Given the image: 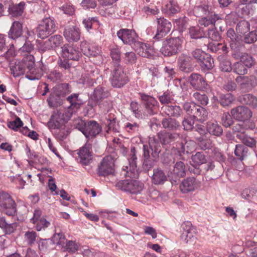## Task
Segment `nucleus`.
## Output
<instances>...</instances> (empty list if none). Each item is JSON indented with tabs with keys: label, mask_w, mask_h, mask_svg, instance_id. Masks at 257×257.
Instances as JSON below:
<instances>
[{
	"label": "nucleus",
	"mask_w": 257,
	"mask_h": 257,
	"mask_svg": "<svg viewBox=\"0 0 257 257\" xmlns=\"http://www.w3.org/2000/svg\"><path fill=\"white\" fill-rule=\"evenodd\" d=\"M108 96V92L105 90L104 88L98 86L94 89L93 94L91 95L88 104L92 108L98 105L103 112L106 113L108 111L109 108L111 107V104L107 101L103 102L102 103H100V102Z\"/></svg>",
	"instance_id": "obj_1"
},
{
	"label": "nucleus",
	"mask_w": 257,
	"mask_h": 257,
	"mask_svg": "<svg viewBox=\"0 0 257 257\" xmlns=\"http://www.w3.org/2000/svg\"><path fill=\"white\" fill-rule=\"evenodd\" d=\"M183 39L179 37L171 38L163 42L160 52L165 56L177 54L181 49Z\"/></svg>",
	"instance_id": "obj_2"
},
{
	"label": "nucleus",
	"mask_w": 257,
	"mask_h": 257,
	"mask_svg": "<svg viewBox=\"0 0 257 257\" xmlns=\"http://www.w3.org/2000/svg\"><path fill=\"white\" fill-rule=\"evenodd\" d=\"M115 186L118 190L135 194L141 193L144 188L142 183L133 179L120 180L115 183Z\"/></svg>",
	"instance_id": "obj_3"
},
{
	"label": "nucleus",
	"mask_w": 257,
	"mask_h": 257,
	"mask_svg": "<svg viewBox=\"0 0 257 257\" xmlns=\"http://www.w3.org/2000/svg\"><path fill=\"white\" fill-rule=\"evenodd\" d=\"M72 115L66 109L54 111L48 122V126L50 129L59 128L64 125V123L70 119Z\"/></svg>",
	"instance_id": "obj_4"
},
{
	"label": "nucleus",
	"mask_w": 257,
	"mask_h": 257,
	"mask_svg": "<svg viewBox=\"0 0 257 257\" xmlns=\"http://www.w3.org/2000/svg\"><path fill=\"white\" fill-rule=\"evenodd\" d=\"M110 79L112 85L117 88L122 87L127 82L128 78L119 63H114Z\"/></svg>",
	"instance_id": "obj_5"
},
{
	"label": "nucleus",
	"mask_w": 257,
	"mask_h": 257,
	"mask_svg": "<svg viewBox=\"0 0 257 257\" xmlns=\"http://www.w3.org/2000/svg\"><path fill=\"white\" fill-rule=\"evenodd\" d=\"M115 158L111 155L105 157L98 165L97 173L99 176L113 175L115 172Z\"/></svg>",
	"instance_id": "obj_6"
},
{
	"label": "nucleus",
	"mask_w": 257,
	"mask_h": 257,
	"mask_svg": "<svg viewBox=\"0 0 257 257\" xmlns=\"http://www.w3.org/2000/svg\"><path fill=\"white\" fill-rule=\"evenodd\" d=\"M0 207L9 216H14L17 213V204L11 196L7 192L0 191Z\"/></svg>",
	"instance_id": "obj_7"
},
{
	"label": "nucleus",
	"mask_w": 257,
	"mask_h": 257,
	"mask_svg": "<svg viewBox=\"0 0 257 257\" xmlns=\"http://www.w3.org/2000/svg\"><path fill=\"white\" fill-rule=\"evenodd\" d=\"M56 31V26L53 20L50 17L43 19L37 29L38 37L45 39Z\"/></svg>",
	"instance_id": "obj_8"
},
{
	"label": "nucleus",
	"mask_w": 257,
	"mask_h": 257,
	"mask_svg": "<svg viewBox=\"0 0 257 257\" xmlns=\"http://www.w3.org/2000/svg\"><path fill=\"white\" fill-rule=\"evenodd\" d=\"M137 160L136 150L134 147L131 149L128 161L129 166H124L123 169L126 171L125 175L132 178H137L139 176V172L137 169Z\"/></svg>",
	"instance_id": "obj_9"
},
{
	"label": "nucleus",
	"mask_w": 257,
	"mask_h": 257,
	"mask_svg": "<svg viewBox=\"0 0 257 257\" xmlns=\"http://www.w3.org/2000/svg\"><path fill=\"white\" fill-rule=\"evenodd\" d=\"M143 157L144 158H150L152 157L154 159L159 157L161 152V146L159 142L154 138H150L149 142V145L143 146Z\"/></svg>",
	"instance_id": "obj_10"
},
{
	"label": "nucleus",
	"mask_w": 257,
	"mask_h": 257,
	"mask_svg": "<svg viewBox=\"0 0 257 257\" xmlns=\"http://www.w3.org/2000/svg\"><path fill=\"white\" fill-rule=\"evenodd\" d=\"M141 99L143 101V105L145 113V116L152 115L156 114L158 111V106L157 101L153 97L143 93L140 94Z\"/></svg>",
	"instance_id": "obj_11"
},
{
	"label": "nucleus",
	"mask_w": 257,
	"mask_h": 257,
	"mask_svg": "<svg viewBox=\"0 0 257 257\" xmlns=\"http://www.w3.org/2000/svg\"><path fill=\"white\" fill-rule=\"evenodd\" d=\"M101 131V126L95 120L86 121L84 126L80 128V131L89 139L95 138Z\"/></svg>",
	"instance_id": "obj_12"
},
{
	"label": "nucleus",
	"mask_w": 257,
	"mask_h": 257,
	"mask_svg": "<svg viewBox=\"0 0 257 257\" xmlns=\"http://www.w3.org/2000/svg\"><path fill=\"white\" fill-rule=\"evenodd\" d=\"M117 36L124 44H128L132 47L138 40L136 32L132 30L121 29L117 32Z\"/></svg>",
	"instance_id": "obj_13"
},
{
	"label": "nucleus",
	"mask_w": 257,
	"mask_h": 257,
	"mask_svg": "<svg viewBox=\"0 0 257 257\" xmlns=\"http://www.w3.org/2000/svg\"><path fill=\"white\" fill-rule=\"evenodd\" d=\"M231 114L235 119L241 121L248 119L252 116L251 110L244 106H239L232 108Z\"/></svg>",
	"instance_id": "obj_14"
},
{
	"label": "nucleus",
	"mask_w": 257,
	"mask_h": 257,
	"mask_svg": "<svg viewBox=\"0 0 257 257\" xmlns=\"http://www.w3.org/2000/svg\"><path fill=\"white\" fill-rule=\"evenodd\" d=\"M85 46L82 45V51L84 55L89 57H96L97 61L96 64H99L102 61V57L101 56V50L100 48L95 44H86Z\"/></svg>",
	"instance_id": "obj_15"
},
{
	"label": "nucleus",
	"mask_w": 257,
	"mask_h": 257,
	"mask_svg": "<svg viewBox=\"0 0 257 257\" xmlns=\"http://www.w3.org/2000/svg\"><path fill=\"white\" fill-rule=\"evenodd\" d=\"M61 57L66 60H78L80 53L78 50L68 44L61 47Z\"/></svg>",
	"instance_id": "obj_16"
},
{
	"label": "nucleus",
	"mask_w": 257,
	"mask_h": 257,
	"mask_svg": "<svg viewBox=\"0 0 257 257\" xmlns=\"http://www.w3.org/2000/svg\"><path fill=\"white\" fill-rule=\"evenodd\" d=\"M157 31L154 38L159 40L163 38L170 31L172 25L170 22L163 18H160L157 19Z\"/></svg>",
	"instance_id": "obj_17"
},
{
	"label": "nucleus",
	"mask_w": 257,
	"mask_h": 257,
	"mask_svg": "<svg viewBox=\"0 0 257 257\" xmlns=\"http://www.w3.org/2000/svg\"><path fill=\"white\" fill-rule=\"evenodd\" d=\"M80 30L76 26H68L63 32V36L68 42H76L80 38Z\"/></svg>",
	"instance_id": "obj_18"
},
{
	"label": "nucleus",
	"mask_w": 257,
	"mask_h": 257,
	"mask_svg": "<svg viewBox=\"0 0 257 257\" xmlns=\"http://www.w3.org/2000/svg\"><path fill=\"white\" fill-rule=\"evenodd\" d=\"M90 145L86 144L80 149L77 153L79 162L82 165H88L92 161V152L90 150Z\"/></svg>",
	"instance_id": "obj_19"
},
{
	"label": "nucleus",
	"mask_w": 257,
	"mask_h": 257,
	"mask_svg": "<svg viewBox=\"0 0 257 257\" xmlns=\"http://www.w3.org/2000/svg\"><path fill=\"white\" fill-rule=\"evenodd\" d=\"M179 68L181 71L189 73L193 70L192 58L186 54H181L178 59Z\"/></svg>",
	"instance_id": "obj_20"
},
{
	"label": "nucleus",
	"mask_w": 257,
	"mask_h": 257,
	"mask_svg": "<svg viewBox=\"0 0 257 257\" xmlns=\"http://www.w3.org/2000/svg\"><path fill=\"white\" fill-rule=\"evenodd\" d=\"M188 81L191 85L197 90L205 88L207 85L205 80L198 73H192L188 78Z\"/></svg>",
	"instance_id": "obj_21"
},
{
	"label": "nucleus",
	"mask_w": 257,
	"mask_h": 257,
	"mask_svg": "<svg viewBox=\"0 0 257 257\" xmlns=\"http://www.w3.org/2000/svg\"><path fill=\"white\" fill-rule=\"evenodd\" d=\"M132 47L140 56L143 57H149L153 52L149 45L140 42L138 40Z\"/></svg>",
	"instance_id": "obj_22"
},
{
	"label": "nucleus",
	"mask_w": 257,
	"mask_h": 257,
	"mask_svg": "<svg viewBox=\"0 0 257 257\" xmlns=\"http://www.w3.org/2000/svg\"><path fill=\"white\" fill-rule=\"evenodd\" d=\"M66 100L70 104L66 110L72 114L75 113L80 108L81 104L79 99V94L77 93L71 94L66 98Z\"/></svg>",
	"instance_id": "obj_23"
},
{
	"label": "nucleus",
	"mask_w": 257,
	"mask_h": 257,
	"mask_svg": "<svg viewBox=\"0 0 257 257\" xmlns=\"http://www.w3.org/2000/svg\"><path fill=\"white\" fill-rule=\"evenodd\" d=\"M183 231L181 234V238L186 243L193 241L195 238L194 231L191 227V223L190 222L184 223L182 224Z\"/></svg>",
	"instance_id": "obj_24"
},
{
	"label": "nucleus",
	"mask_w": 257,
	"mask_h": 257,
	"mask_svg": "<svg viewBox=\"0 0 257 257\" xmlns=\"http://www.w3.org/2000/svg\"><path fill=\"white\" fill-rule=\"evenodd\" d=\"M163 113L172 117H178L182 113L181 107L178 105H165L161 108Z\"/></svg>",
	"instance_id": "obj_25"
},
{
	"label": "nucleus",
	"mask_w": 257,
	"mask_h": 257,
	"mask_svg": "<svg viewBox=\"0 0 257 257\" xmlns=\"http://www.w3.org/2000/svg\"><path fill=\"white\" fill-rule=\"evenodd\" d=\"M196 186V179L194 177H188L184 179L180 185V190L184 193L193 191Z\"/></svg>",
	"instance_id": "obj_26"
},
{
	"label": "nucleus",
	"mask_w": 257,
	"mask_h": 257,
	"mask_svg": "<svg viewBox=\"0 0 257 257\" xmlns=\"http://www.w3.org/2000/svg\"><path fill=\"white\" fill-rule=\"evenodd\" d=\"M219 15L213 14L200 19L198 21V24L200 27H208L209 26L214 27V24L217 20H219Z\"/></svg>",
	"instance_id": "obj_27"
},
{
	"label": "nucleus",
	"mask_w": 257,
	"mask_h": 257,
	"mask_svg": "<svg viewBox=\"0 0 257 257\" xmlns=\"http://www.w3.org/2000/svg\"><path fill=\"white\" fill-rule=\"evenodd\" d=\"M158 137L163 144H168L176 140L179 137L177 133H170L165 131L158 134Z\"/></svg>",
	"instance_id": "obj_28"
},
{
	"label": "nucleus",
	"mask_w": 257,
	"mask_h": 257,
	"mask_svg": "<svg viewBox=\"0 0 257 257\" xmlns=\"http://www.w3.org/2000/svg\"><path fill=\"white\" fill-rule=\"evenodd\" d=\"M54 93L63 97L65 96L72 91V88L68 83H64L56 85L52 89Z\"/></svg>",
	"instance_id": "obj_29"
},
{
	"label": "nucleus",
	"mask_w": 257,
	"mask_h": 257,
	"mask_svg": "<svg viewBox=\"0 0 257 257\" xmlns=\"http://www.w3.org/2000/svg\"><path fill=\"white\" fill-rule=\"evenodd\" d=\"M211 7L207 4L203 3L196 6L193 9L194 14L196 17H203L204 15L208 16L213 14L211 11Z\"/></svg>",
	"instance_id": "obj_30"
},
{
	"label": "nucleus",
	"mask_w": 257,
	"mask_h": 257,
	"mask_svg": "<svg viewBox=\"0 0 257 257\" xmlns=\"http://www.w3.org/2000/svg\"><path fill=\"white\" fill-rule=\"evenodd\" d=\"M232 56L235 59H239V62L248 68L252 65L253 61L252 57L246 53L235 52L232 54Z\"/></svg>",
	"instance_id": "obj_31"
},
{
	"label": "nucleus",
	"mask_w": 257,
	"mask_h": 257,
	"mask_svg": "<svg viewBox=\"0 0 257 257\" xmlns=\"http://www.w3.org/2000/svg\"><path fill=\"white\" fill-rule=\"evenodd\" d=\"M22 33V24L19 22L15 21L11 27L8 35L10 38L16 39L21 37Z\"/></svg>",
	"instance_id": "obj_32"
},
{
	"label": "nucleus",
	"mask_w": 257,
	"mask_h": 257,
	"mask_svg": "<svg viewBox=\"0 0 257 257\" xmlns=\"http://www.w3.org/2000/svg\"><path fill=\"white\" fill-rule=\"evenodd\" d=\"M207 132L212 135L220 137L223 133L222 127L216 121H209L207 123Z\"/></svg>",
	"instance_id": "obj_33"
},
{
	"label": "nucleus",
	"mask_w": 257,
	"mask_h": 257,
	"mask_svg": "<svg viewBox=\"0 0 257 257\" xmlns=\"http://www.w3.org/2000/svg\"><path fill=\"white\" fill-rule=\"evenodd\" d=\"M64 100V98L55 94L53 90H52L49 97L47 99L49 106L51 107H57L63 104Z\"/></svg>",
	"instance_id": "obj_34"
},
{
	"label": "nucleus",
	"mask_w": 257,
	"mask_h": 257,
	"mask_svg": "<svg viewBox=\"0 0 257 257\" xmlns=\"http://www.w3.org/2000/svg\"><path fill=\"white\" fill-rule=\"evenodd\" d=\"M186 168L185 164L182 162H177L174 165L171 173L176 178L183 177L186 175Z\"/></svg>",
	"instance_id": "obj_35"
},
{
	"label": "nucleus",
	"mask_w": 257,
	"mask_h": 257,
	"mask_svg": "<svg viewBox=\"0 0 257 257\" xmlns=\"http://www.w3.org/2000/svg\"><path fill=\"white\" fill-rule=\"evenodd\" d=\"M238 100L241 103L248 105L252 108H255L257 106V98L252 94H246L240 96Z\"/></svg>",
	"instance_id": "obj_36"
},
{
	"label": "nucleus",
	"mask_w": 257,
	"mask_h": 257,
	"mask_svg": "<svg viewBox=\"0 0 257 257\" xmlns=\"http://www.w3.org/2000/svg\"><path fill=\"white\" fill-rule=\"evenodd\" d=\"M152 180L155 184H163L167 180V176L163 171L157 168L154 169Z\"/></svg>",
	"instance_id": "obj_37"
},
{
	"label": "nucleus",
	"mask_w": 257,
	"mask_h": 257,
	"mask_svg": "<svg viewBox=\"0 0 257 257\" xmlns=\"http://www.w3.org/2000/svg\"><path fill=\"white\" fill-rule=\"evenodd\" d=\"M162 124L164 128L169 130H176L180 126L178 121L171 117L163 118L162 120Z\"/></svg>",
	"instance_id": "obj_38"
},
{
	"label": "nucleus",
	"mask_w": 257,
	"mask_h": 257,
	"mask_svg": "<svg viewBox=\"0 0 257 257\" xmlns=\"http://www.w3.org/2000/svg\"><path fill=\"white\" fill-rule=\"evenodd\" d=\"M198 64L203 70H209L214 67V60L210 55L206 53V56L203 57Z\"/></svg>",
	"instance_id": "obj_39"
},
{
	"label": "nucleus",
	"mask_w": 257,
	"mask_h": 257,
	"mask_svg": "<svg viewBox=\"0 0 257 257\" xmlns=\"http://www.w3.org/2000/svg\"><path fill=\"white\" fill-rule=\"evenodd\" d=\"M62 43V37L60 35H55L46 41V45L47 48H55L60 46Z\"/></svg>",
	"instance_id": "obj_40"
},
{
	"label": "nucleus",
	"mask_w": 257,
	"mask_h": 257,
	"mask_svg": "<svg viewBox=\"0 0 257 257\" xmlns=\"http://www.w3.org/2000/svg\"><path fill=\"white\" fill-rule=\"evenodd\" d=\"M236 137L239 139L244 145L251 148H255L256 142L253 138L245 134H237Z\"/></svg>",
	"instance_id": "obj_41"
},
{
	"label": "nucleus",
	"mask_w": 257,
	"mask_h": 257,
	"mask_svg": "<svg viewBox=\"0 0 257 257\" xmlns=\"http://www.w3.org/2000/svg\"><path fill=\"white\" fill-rule=\"evenodd\" d=\"M234 154L239 160H243L247 156L248 149L244 145H237L234 150Z\"/></svg>",
	"instance_id": "obj_42"
},
{
	"label": "nucleus",
	"mask_w": 257,
	"mask_h": 257,
	"mask_svg": "<svg viewBox=\"0 0 257 257\" xmlns=\"http://www.w3.org/2000/svg\"><path fill=\"white\" fill-rule=\"evenodd\" d=\"M197 107L198 108L197 110L193 117L197 121L203 122L207 119L208 112L204 108L200 105L197 106Z\"/></svg>",
	"instance_id": "obj_43"
},
{
	"label": "nucleus",
	"mask_w": 257,
	"mask_h": 257,
	"mask_svg": "<svg viewBox=\"0 0 257 257\" xmlns=\"http://www.w3.org/2000/svg\"><path fill=\"white\" fill-rule=\"evenodd\" d=\"M226 36L227 40L230 43V46L232 49H235L237 46V37L233 29L230 28L227 30Z\"/></svg>",
	"instance_id": "obj_44"
},
{
	"label": "nucleus",
	"mask_w": 257,
	"mask_h": 257,
	"mask_svg": "<svg viewBox=\"0 0 257 257\" xmlns=\"http://www.w3.org/2000/svg\"><path fill=\"white\" fill-rule=\"evenodd\" d=\"M11 70L14 77H18L24 74L26 68L23 61L19 62L14 66L11 67Z\"/></svg>",
	"instance_id": "obj_45"
},
{
	"label": "nucleus",
	"mask_w": 257,
	"mask_h": 257,
	"mask_svg": "<svg viewBox=\"0 0 257 257\" xmlns=\"http://www.w3.org/2000/svg\"><path fill=\"white\" fill-rule=\"evenodd\" d=\"M189 33L192 39L201 38L204 35L202 28L199 26L190 27L189 30Z\"/></svg>",
	"instance_id": "obj_46"
},
{
	"label": "nucleus",
	"mask_w": 257,
	"mask_h": 257,
	"mask_svg": "<svg viewBox=\"0 0 257 257\" xmlns=\"http://www.w3.org/2000/svg\"><path fill=\"white\" fill-rule=\"evenodd\" d=\"M56 130L55 132V137L61 141H62L66 138L70 132L67 127L65 125L62 126L59 128H56Z\"/></svg>",
	"instance_id": "obj_47"
},
{
	"label": "nucleus",
	"mask_w": 257,
	"mask_h": 257,
	"mask_svg": "<svg viewBox=\"0 0 257 257\" xmlns=\"http://www.w3.org/2000/svg\"><path fill=\"white\" fill-rule=\"evenodd\" d=\"M131 109L134 116L138 118H143L145 117V113H143L140 110V105L136 101H132L130 104Z\"/></svg>",
	"instance_id": "obj_48"
},
{
	"label": "nucleus",
	"mask_w": 257,
	"mask_h": 257,
	"mask_svg": "<svg viewBox=\"0 0 257 257\" xmlns=\"http://www.w3.org/2000/svg\"><path fill=\"white\" fill-rule=\"evenodd\" d=\"M37 237V233L33 230H28L24 235L25 241L29 245L34 244Z\"/></svg>",
	"instance_id": "obj_49"
},
{
	"label": "nucleus",
	"mask_w": 257,
	"mask_h": 257,
	"mask_svg": "<svg viewBox=\"0 0 257 257\" xmlns=\"http://www.w3.org/2000/svg\"><path fill=\"white\" fill-rule=\"evenodd\" d=\"M52 240L54 244L59 245L62 248L64 247L67 240L62 233H55L52 237Z\"/></svg>",
	"instance_id": "obj_50"
},
{
	"label": "nucleus",
	"mask_w": 257,
	"mask_h": 257,
	"mask_svg": "<svg viewBox=\"0 0 257 257\" xmlns=\"http://www.w3.org/2000/svg\"><path fill=\"white\" fill-rule=\"evenodd\" d=\"M234 99V98L231 93L221 94L219 96V101L221 105L227 106L230 104Z\"/></svg>",
	"instance_id": "obj_51"
},
{
	"label": "nucleus",
	"mask_w": 257,
	"mask_h": 257,
	"mask_svg": "<svg viewBox=\"0 0 257 257\" xmlns=\"http://www.w3.org/2000/svg\"><path fill=\"white\" fill-rule=\"evenodd\" d=\"M179 145L180 146V151L179 152H181L183 153H189L195 148L194 142L191 140L186 141L184 144L181 143Z\"/></svg>",
	"instance_id": "obj_52"
},
{
	"label": "nucleus",
	"mask_w": 257,
	"mask_h": 257,
	"mask_svg": "<svg viewBox=\"0 0 257 257\" xmlns=\"http://www.w3.org/2000/svg\"><path fill=\"white\" fill-rule=\"evenodd\" d=\"M23 62L25 68H27L31 73H33L35 70V61L34 57L32 55L27 56L23 59Z\"/></svg>",
	"instance_id": "obj_53"
},
{
	"label": "nucleus",
	"mask_w": 257,
	"mask_h": 257,
	"mask_svg": "<svg viewBox=\"0 0 257 257\" xmlns=\"http://www.w3.org/2000/svg\"><path fill=\"white\" fill-rule=\"evenodd\" d=\"M250 29V25L249 23L245 20L239 21L236 27V31L240 34H244L248 32Z\"/></svg>",
	"instance_id": "obj_54"
},
{
	"label": "nucleus",
	"mask_w": 257,
	"mask_h": 257,
	"mask_svg": "<svg viewBox=\"0 0 257 257\" xmlns=\"http://www.w3.org/2000/svg\"><path fill=\"white\" fill-rule=\"evenodd\" d=\"M248 68L247 67L239 62L235 63L233 65V72L240 75L247 73Z\"/></svg>",
	"instance_id": "obj_55"
},
{
	"label": "nucleus",
	"mask_w": 257,
	"mask_h": 257,
	"mask_svg": "<svg viewBox=\"0 0 257 257\" xmlns=\"http://www.w3.org/2000/svg\"><path fill=\"white\" fill-rule=\"evenodd\" d=\"M193 97L202 105H206L208 103V98L207 95L204 93L195 92L193 94Z\"/></svg>",
	"instance_id": "obj_56"
},
{
	"label": "nucleus",
	"mask_w": 257,
	"mask_h": 257,
	"mask_svg": "<svg viewBox=\"0 0 257 257\" xmlns=\"http://www.w3.org/2000/svg\"><path fill=\"white\" fill-rule=\"evenodd\" d=\"M194 118L192 116L184 118L182 121V125L185 131H191L194 128Z\"/></svg>",
	"instance_id": "obj_57"
},
{
	"label": "nucleus",
	"mask_w": 257,
	"mask_h": 257,
	"mask_svg": "<svg viewBox=\"0 0 257 257\" xmlns=\"http://www.w3.org/2000/svg\"><path fill=\"white\" fill-rule=\"evenodd\" d=\"M192 161L197 165L203 164L205 163L206 158L205 155L201 152H197L191 158Z\"/></svg>",
	"instance_id": "obj_58"
},
{
	"label": "nucleus",
	"mask_w": 257,
	"mask_h": 257,
	"mask_svg": "<svg viewBox=\"0 0 257 257\" xmlns=\"http://www.w3.org/2000/svg\"><path fill=\"white\" fill-rule=\"evenodd\" d=\"M167 13L169 15H173L180 11V8L174 2H170L165 6Z\"/></svg>",
	"instance_id": "obj_59"
},
{
	"label": "nucleus",
	"mask_w": 257,
	"mask_h": 257,
	"mask_svg": "<svg viewBox=\"0 0 257 257\" xmlns=\"http://www.w3.org/2000/svg\"><path fill=\"white\" fill-rule=\"evenodd\" d=\"M79 245L75 241L69 240L66 242L64 247L65 250H66L70 253H74L78 249Z\"/></svg>",
	"instance_id": "obj_60"
},
{
	"label": "nucleus",
	"mask_w": 257,
	"mask_h": 257,
	"mask_svg": "<svg viewBox=\"0 0 257 257\" xmlns=\"http://www.w3.org/2000/svg\"><path fill=\"white\" fill-rule=\"evenodd\" d=\"M198 141V145L202 150H207L212 147V142L210 140L205 139L202 137L197 138Z\"/></svg>",
	"instance_id": "obj_61"
},
{
	"label": "nucleus",
	"mask_w": 257,
	"mask_h": 257,
	"mask_svg": "<svg viewBox=\"0 0 257 257\" xmlns=\"http://www.w3.org/2000/svg\"><path fill=\"white\" fill-rule=\"evenodd\" d=\"M50 225V222L47 221L45 218L42 217L36 222V229L37 231H40L42 229L49 227Z\"/></svg>",
	"instance_id": "obj_62"
},
{
	"label": "nucleus",
	"mask_w": 257,
	"mask_h": 257,
	"mask_svg": "<svg viewBox=\"0 0 257 257\" xmlns=\"http://www.w3.org/2000/svg\"><path fill=\"white\" fill-rule=\"evenodd\" d=\"M206 53L201 49H196L191 52L192 57L199 63L203 57L206 56Z\"/></svg>",
	"instance_id": "obj_63"
},
{
	"label": "nucleus",
	"mask_w": 257,
	"mask_h": 257,
	"mask_svg": "<svg viewBox=\"0 0 257 257\" xmlns=\"http://www.w3.org/2000/svg\"><path fill=\"white\" fill-rule=\"evenodd\" d=\"M257 40V30L250 32L244 37V42L247 44L254 43Z\"/></svg>",
	"instance_id": "obj_64"
}]
</instances>
